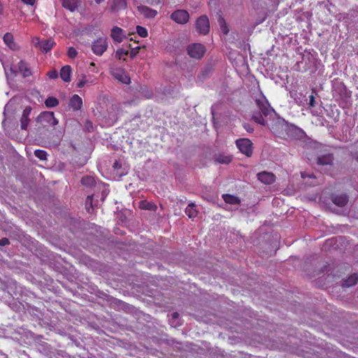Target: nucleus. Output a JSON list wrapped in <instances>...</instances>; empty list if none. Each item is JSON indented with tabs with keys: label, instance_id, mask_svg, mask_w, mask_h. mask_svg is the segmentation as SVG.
I'll list each match as a JSON object with an SVG mask.
<instances>
[{
	"label": "nucleus",
	"instance_id": "nucleus-6",
	"mask_svg": "<svg viewBox=\"0 0 358 358\" xmlns=\"http://www.w3.org/2000/svg\"><path fill=\"white\" fill-rule=\"evenodd\" d=\"M206 52L205 46L201 43H194L188 46L187 53L194 59H201Z\"/></svg>",
	"mask_w": 358,
	"mask_h": 358
},
{
	"label": "nucleus",
	"instance_id": "nucleus-7",
	"mask_svg": "<svg viewBox=\"0 0 358 358\" xmlns=\"http://www.w3.org/2000/svg\"><path fill=\"white\" fill-rule=\"evenodd\" d=\"M171 19L179 24H185L189 20V14L186 10L178 9L173 12Z\"/></svg>",
	"mask_w": 358,
	"mask_h": 358
},
{
	"label": "nucleus",
	"instance_id": "nucleus-39",
	"mask_svg": "<svg viewBox=\"0 0 358 358\" xmlns=\"http://www.w3.org/2000/svg\"><path fill=\"white\" fill-rule=\"evenodd\" d=\"M48 76L50 79H55L58 77V72L56 70L50 71L48 73Z\"/></svg>",
	"mask_w": 358,
	"mask_h": 358
},
{
	"label": "nucleus",
	"instance_id": "nucleus-11",
	"mask_svg": "<svg viewBox=\"0 0 358 358\" xmlns=\"http://www.w3.org/2000/svg\"><path fill=\"white\" fill-rule=\"evenodd\" d=\"M331 200L335 205L339 207H343L348 203L349 197L345 193L332 194L331 196Z\"/></svg>",
	"mask_w": 358,
	"mask_h": 358
},
{
	"label": "nucleus",
	"instance_id": "nucleus-30",
	"mask_svg": "<svg viewBox=\"0 0 358 358\" xmlns=\"http://www.w3.org/2000/svg\"><path fill=\"white\" fill-rule=\"evenodd\" d=\"M218 22L220 27V29L222 31V33L225 35H227L229 32V29L228 27V25L227 22H225L224 19L222 17H220L218 20Z\"/></svg>",
	"mask_w": 358,
	"mask_h": 358
},
{
	"label": "nucleus",
	"instance_id": "nucleus-56",
	"mask_svg": "<svg viewBox=\"0 0 358 358\" xmlns=\"http://www.w3.org/2000/svg\"><path fill=\"white\" fill-rule=\"evenodd\" d=\"M23 15L24 17H27V15H25V13H23Z\"/></svg>",
	"mask_w": 358,
	"mask_h": 358
},
{
	"label": "nucleus",
	"instance_id": "nucleus-10",
	"mask_svg": "<svg viewBox=\"0 0 358 358\" xmlns=\"http://www.w3.org/2000/svg\"><path fill=\"white\" fill-rule=\"evenodd\" d=\"M111 75L122 83L128 85L130 83V78L122 69H112L110 70Z\"/></svg>",
	"mask_w": 358,
	"mask_h": 358
},
{
	"label": "nucleus",
	"instance_id": "nucleus-41",
	"mask_svg": "<svg viewBox=\"0 0 358 358\" xmlns=\"http://www.w3.org/2000/svg\"><path fill=\"white\" fill-rule=\"evenodd\" d=\"M9 244V240L7 238L0 239V245L5 246Z\"/></svg>",
	"mask_w": 358,
	"mask_h": 358
},
{
	"label": "nucleus",
	"instance_id": "nucleus-33",
	"mask_svg": "<svg viewBox=\"0 0 358 358\" xmlns=\"http://www.w3.org/2000/svg\"><path fill=\"white\" fill-rule=\"evenodd\" d=\"M34 155L40 160H45L48 155L47 152L43 150H36Z\"/></svg>",
	"mask_w": 358,
	"mask_h": 358
},
{
	"label": "nucleus",
	"instance_id": "nucleus-51",
	"mask_svg": "<svg viewBox=\"0 0 358 358\" xmlns=\"http://www.w3.org/2000/svg\"><path fill=\"white\" fill-rule=\"evenodd\" d=\"M310 185H313V186H315V185H317V183L316 182H310Z\"/></svg>",
	"mask_w": 358,
	"mask_h": 358
},
{
	"label": "nucleus",
	"instance_id": "nucleus-12",
	"mask_svg": "<svg viewBox=\"0 0 358 358\" xmlns=\"http://www.w3.org/2000/svg\"><path fill=\"white\" fill-rule=\"evenodd\" d=\"M257 179L262 183L271 185L275 181V176L271 172L262 171L257 175Z\"/></svg>",
	"mask_w": 358,
	"mask_h": 358
},
{
	"label": "nucleus",
	"instance_id": "nucleus-38",
	"mask_svg": "<svg viewBox=\"0 0 358 358\" xmlns=\"http://www.w3.org/2000/svg\"><path fill=\"white\" fill-rule=\"evenodd\" d=\"M301 178H303V179H306V178H313L314 180L316 179L315 175H314L313 173H307V172H302L301 173Z\"/></svg>",
	"mask_w": 358,
	"mask_h": 358
},
{
	"label": "nucleus",
	"instance_id": "nucleus-42",
	"mask_svg": "<svg viewBox=\"0 0 358 358\" xmlns=\"http://www.w3.org/2000/svg\"><path fill=\"white\" fill-rule=\"evenodd\" d=\"M315 97L313 94H311L310 96H309V106L310 107H314L315 106Z\"/></svg>",
	"mask_w": 358,
	"mask_h": 358
},
{
	"label": "nucleus",
	"instance_id": "nucleus-23",
	"mask_svg": "<svg viewBox=\"0 0 358 358\" xmlns=\"http://www.w3.org/2000/svg\"><path fill=\"white\" fill-rule=\"evenodd\" d=\"M358 282V274L352 273L350 275L348 279H346L343 282V286L346 287H349L356 285Z\"/></svg>",
	"mask_w": 358,
	"mask_h": 358
},
{
	"label": "nucleus",
	"instance_id": "nucleus-25",
	"mask_svg": "<svg viewBox=\"0 0 358 358\" xmlns=\"http://www.w3.org/2000/svg\"><path fill=\"white\" fill-rule=\"evenodd\" d=\"M223 199L227 203L229 204H239L240 200L238 197L231 194H224Z\"/></svg>",
	"mask_w": 358,
	"mask_h": 358
},
{
	"label": "nucleus",
	"instance_id": "nucleus-32",
	"mask_svg": "<svg viewBox=\"0 0 358 358\" xmlns=\"http://www.w3.org/2000/svg\"><path fill=\"white\" fill-rule=\"evenodd\" d=\"M81 183L83 185L92 186L94 185L95 181L92 177L86 176L82 178Z\"/></svg>",
	"mask_w": 358,
	"mask_h": 358
},
{
	"label": "nucleus",
	"instance_id": "nucleus-40",
	"mask_svg": "<svg viewBox=\"0 0 358 358\" xmlns=\"http://www.w3.org/2000/svg\"><path fill=\"white\" fill-rule=\"evenodd\" d=\"M9 107H10V106H9V105H8V104H7V105L5 106V108H4L3 115H4V117H4V119H3V122H2V124H5V122L7 121V118H8V117H7V113H8V112L9 111Z\"/></svg>",
	"mask_w": 358,
	"mask_h": 358
},
{
	"label": "nucleus",
	"instance_id": "nucleus-28",
	"mask_svg": "<svg viewBox=\"0 0 358 358\" xmlns=\"http://www.w3.org/2000/svg\"><path fill=\"white\" fill-rule=\"evenodd\" d=\"M261 113H255L252 115V119L257 124L261 125H266V121L262 116Z\"/></svg>",
	"mask_w": 358,
	"mask_h": 358
},
{
	"label": "nucleus",
	"instance_id": "nucleus-29",
	"mask_svg": "<svg viewBox=\"0 0 358 358\" xmlns=\"http://www.w3.org/2000/svg\"><path fill=\"white\" fill-rule=\"evenodd\" d=\"M31 110V108L30 106H27L24 109V130L27 129V127L30 122V120L28 118V115Z\"/></svg>",
	"mask_w": 358,
	"mask_h": 358
},
{
	"label": "nucleus",
	"instance_id": "nucleus-5",
	"mask_svg": "<svg viewBox=\"0 0 358 358\" xmlns=\"http://www.w3.org/2000/svg\"><path fill=\"white\" fill-rule=\"evenodd\" d=\"M236 145L240 152L247 157H251L253 153V143L248 138H239L236 141Z\"/></svg>",
	"mask_w": 358,
	"mask_h": 358
},
{
	"label": "nucleus",
	"instance_id": "nucleus-49",
	"mask_svg": "<svg viewBox=\"0 0 358 358\" xmlns=\"http://www.w3.org/2000/svg\"><path fill=\"white\" fill-rule=\"evenodd\" d=\"M103 0H94V1L97 3V4H99L101 3Z\"/></svg>",
	"mask_w": 358,
	"mask_h": 358
},
{
	"label": "nucleus",
	"instance_id": "nucleus-31",
	"mask_svg": "<svg viewBox=\"0 0 358 358\" xmlns=\"http://www.w3.org/2000/svg\"><path fill=\"white\" fill-rule=\"evenodd\" d=\"M128 55H129V50H124V48H119L115 52V57L118 59H123L124 60H125L124 57L127 56Z\"/></svg>",
	"mask_w": 358,
	"mask_h": 358
},
{
	"label": "nucleus",
	"instance_id": "nucleus-20",
	"mask_svg": "<svg viewBox=\"0 0 358 358\" xmlns=\"http://www.w3.org/2000/svg\"><path fill=\"white\" fill-rule=\"evenodd\" d=\"M62 2V5L66 9H68L71 11H73L76 10L80 1V0H60Z\"/></svg>",
	"mask_w": 358,
	"mask_h": 358
},
{
	"label": "nucleus",
	"instance_id": "nucleus-27",
	"mask_svg": "<svg viewBox=\"0 0 358 358\" xmlns=\"http://www.w3.org/2000/svg\"><path fill=\"white\" fill-rule=\"evenodd\" d=\"M37 71L31 70L28 64L24 63V78L32 76L36 79Z\"/></svg>",
	"mask_w": 358,
	"mask_h": 358
},
{
	"label": "nucleus",
	"instance_id": "nucleus-37",
	"mask_svg": "<svg viewBox=\"0 0 358 358\" xmlns=\"http://www.w3.org/2000/svg\"><path fill=\"white\" fill-rule=\"evenodd\" d=\"M67 55L69 58L74 59L77 57L78 52H77L76 49L74 48L73 47H70L68 49Z\"/></svg>",
	"mask_w": 358,
	"mask_h": 358
},
{
	"label": "nucleus",
	"instance_id": "nucleus-48",
	"mask_svg": "<svg viewBox=\"0 0 358 358\" xmlns=\"http://www.w3.org/2000/svg\"><path fill=\"white\" fill-rule=\"evenodd\" d=\"M94 66H95V64L94 62H91L90 64L89 69L91 70V67H94Z\"/></svg>",
	"mask_w": 358,
	"mask_h": 358
},
{
	"label": "nucleus",
	"instance_id": "nucleus-44",
	"mask_svg": "<svg viewBox=\"0 0 358 358\" xmlns=\"http://www.w3.org/2000/svg\"><path fill=\"white\" fill-rule=\"evenodd\" d=\"M244 128L250 133H252L254 131L253 128L250 124H245Z\"/></svg>",
	"mask_w": 358,
	"mask_h": 358
},
{
	"label": "nucleus",
	"instance_id": "nucleus-36",
	"mask_svg": "<svg viewBox=\"0 0 358 358\" xmlns=\"http://www.w3.org/2000/svg\"><path fill=\"white\" fill-rule=\"evenodd\" d=\"M129 48H131V50L129 51V55L131 58H134L138 53L140 50V46H136L135 48H131V45L129 44Z\"/></svg>",
	"mask_w": 358,
	"mask_h": 358
},
{
	"label": "nucleus",
	"instance_id": "nucleus-14",
	"mask_svg": "<svg viewBox=\"0 0 358 358\" xmlns=\"http://www.w3.org/2000/svg\"><path fill=\"white\" fill-rule=\"evenodd\" d=\"M83 106V100L78 95L74 94L73 95L69 101V107L73 110L76 111L80 110Z\"/></svg>",
	"mask_w": 358,
	"mask_h": 358
},
{
	"label": "nucleus",
	"instance_id": "nucleus-46",
	"mask_svg": "<svg viewBox=\"0 0 358 358\" xmlns=\"http://www.w3.org/2000/svg\"><path fill=\"white\" fill-rule=\"evenodd\" d=\"M89 201H90V203H92V196H88L87 197L86 203H87Z\"/></svg>",
	"mask_w": 358,
	"mask_h": 358
},
{
	"label": "nucleus",
	"instance_id": "nucleus-3",
	"mask_svg": "<svg viewBox=\"0 0 358 358\" xmlns=\"http://www.w3.org/2000/svg\"><path fill=\"white\" fill-rule=\"evenodd\" d=\"M35 48H38L43 53H47L50 52L56 45L54 39L50 38H42L38 37H34L31 41Z\"/></svg>",
	"mask_w": 358,
	"mask_h": 358
},
{
	"label": "nucleus",
	"instance_id": "nucleus-52",
	"mask_svg": "<svg viewBox=\"0 0 358 358\" xmlns=\"http://www.w3.org/2000/svg\"><path fill=\"white\" fill-rule=\"evenodd\" d=\"M20 121L21 123V127L22 128V117L20 118Z\"/></svg>",
	"mask_w": 358,
	"mask_h": 358
},
{
	"label": "nucleus",
	"instance_id": "nucleus-16",
	"mask_svg": "<svg viewBox=\"0 0 358 358\" xmlns=\"http://www.w3.org/2000/svg\"><path fill=\"white\" fill-rule=\"evenodd\" d=\"M72 72V69L71 66L66 65L64 66L59 72L61 79L65 83H69L71 81V75Z\"/></svg>",
	"mask_w": 358,
	"mask_h": 358
},
{
	"label": "nucleus",
	"instance_id": "nucleus-2",
	"mask_svg": "<svg viewBox=\"0 0 358 358\" xmlns=\"http://www.w3.org/2000/svg\"><path fill=\"white\" fill-rule=\"evenodd\" d=\"M271 131L277 137L285 138L289 132H294L298 134L302 130L294 125L288 124L284 120H277L273 122L270 127Z\"/></svg>",
	"mask_w": 358,
	"mask_h": 358
},
{
	"label": "nucleus",
	"instance_id": "nucleus-21",
	"mask_svg": "<svg viewBox=\"0 0 358 358\" xmlns=\"http://www.w3.org/2000/svg\"><path fill=\"white\" fill-rule=\"evenodd\" d=\"M139 208L142 210H148L155 211L157 209V206L153 202L148 201L147 200H142L138 203Z\"/></svg>",
	"mask_w": 358,
	"mask_h": 358
},
{
	"label": "nucleus",
	"instance_id": "nucleus-45",
	"mask_svg": "<svg viewBox=\"0 0 358 358\" xmlns=\"http://www.w3.org/2000/svg\"><path fill=\"white\" fill-rule=\"evenodd\" d=\"M353 159H354L357 162H358V152H355V153L353 155Z\"/></svg>",
	"mask_w": 358,
	"mask_h": 358
},
{
	"label": "nucleus",
	"instance_id": "nucleus-55",
	"mask_svg": "<svg viewBox=\"0 0 358 358\" xmlns=\"http://www.w3.org/2000/svg\"><path fill=\"white\" fill-rule=\"evenodd\" d=\"M23 15L24 17H27V15H25V13H23Z\"/></svg>",
	"mask_w": 358,
	"mask_h": 358
},
{
	"label": "nucleus",
	"instance_id": "nucleus-18",
	"mask_svg": "<svg viewBox=\"0 0 358 358\" xmlns=\"http://www.w3.org/2000/svg\"><path fill=\"white\" fill-rule=\"evenodd\" d=\"M4 43L12 50H15L18 46L14 41L13 36L10 33H6L3 38Z\"/></svg>",
	"mask_w": 358,
	"mask_h": 358
},
{
	"label": "nucleus",
	"instance_id": "nucleus-1",
	"mask_svg": "<svg viewBox=\"0 0 358 358\" xmlns=\"http://www.w3.org/2000/svg\"><path fill=\"white\" fill-rule=\"evenodd\" d=\"M53 112H42L36 120V128L44 143L49 147L58 145L62 140L61 133L57 134L55 129L50 131L49 129L58 124Z\"/></svg>",
	"mask_w": 358,
	"mask_h": 358
},
{
	"label": "nucleus",
	"instance_id": "nucleus-15",
	"mask_svg": "<svg viewBox=\"0 0 358 358\" xmlns=\"http://www.w3.org/2000/svg\"><path fill=\"white\" fill-rule=\"evenodd\" d=\"M126 8V0H113L110 9L112 13H116Z\"/></svg>",
	"mask_w": 358,
	"mask_h": 358
},
{
	"label": "nucleus",
	"instance_id": "nucleus-26",
	"mask_svg": "<svg viewBox=\"0 0 358 358\" xmlns=\"http://www.w3.org/2000/svg\"><path fill=\"white\" fill-rule=\"evenodd\" d=\"M59 100L54 96H48L45 101V105L47 108H54L59 105Z\"/></svg>",
	"mask_w": 358,
	"mask_h": 358
},
{
	"label": "nucleus",
	"instance_id": "nucleus-50",
	"mask_svg": "<svg viewBox=\"0 0 358 358\" xmlns=\"http://www.w3.org/2000/svg\"><path fill=\"white\" fill-rule=\"evenodd\" d=\"M31 15H34V9L32 7L31 8Z\"/></svg>",
	"mask_w": 358,
	"mask_h": 358
},
{
	"label": "nucleus",
	"instance_id": "nucleus-47",
	"mask_svg": "<svg viewBox=\"0 0 358 358\" xmlns=\"http://www.w3.org/2000/svg\"><path fill=\"white\" fill-rule=\"evenodd\" d=\"M178 316H179V314H178V313H176H176H173L172 314V317H173V318H174V319L178 318Z\"/></svg>",
	"mask_w": 358,
	"mask_h": 358
},
{
	"label": "nucleus",
	"instance_id": "nucleus-4",
	"mask_svg": "<svg viewBox=\"0 0 358 358\" xmlns=\"http://www.w3.org/2000/svg\"><path fill=\"white\" fill-rule=\"evenodd\" d=\"M108 46L106 37H99L92 43V51L96 56H101L107 50Z\"/></svg>",
	"mask_w": 358,
	"mask_h": 358
},
{
	"label": "nucleus",
	"instance_id": "nucleus-54",
	"mask_svg": "<svg viewBox=\"0 0 358 358\" xmlns=\"http://www.w3.org/2000/svg\"><path fill=\"white\" fill-rule=\"evenodd\" d=\"M88 123L90 124V125H88V127H92V123H91V122H87V124H88Z\"/></svg>",
	"mask_w": 358,
	"mask_h": 358
},
{
	"label": "nucleus",
	"instance_id": "nucleus-17",
	"mask_svg": "<svg viewBox=\"0 0 358 358\" xmlns=\"http://www.w3.org/2000/svg\"><path fill=\"white\" fill-rule=\"evenodd\" d=\"M138 10L145 17L154 18L157 15V11L145 6H138Z\"/></svg>",
	"mask_w": 358,
	"mask_h": 358
},
{
	"label": "nucleus",
	"instance_id": "nucleus-24",
	"mask_svg": "<svg viewBox=\"0 0 358 358\" xmlns=\"http://www.w3.org/2000/svg\"><path fill=\"white\" fill-rule=\"evenodd\" d=\"M186 215L190 217L194 218L197 216V210H196V206L193 203H189L185 209Z\"/></svg>",
	"mask_w": 358,
	"mask_h": 358
},
{
	"label": "nucleus",
	"instance_id": "nucleus-35",
	"mask_svg": "<svg viewBox=\"0 0 358 358\" xmlns=\"http://www.w3.org/2000/svg\"><path fill=\"white\" fill-rule=\"evenodd\" d=\"M86 76L85 74H81L76 84V87L78 88H82L86 85Z\"/></svg>",
	"mask_w": 358,
	"mask_h": 358
},
{
	"label": "nucleus",
	"instance_id": "nucleus-19",
	"mask_svg": "<svg viewBox=\"0 0 358 358\" xmlns=\"http://www.w3.org/2000/svg\"><path fill=\"white\" fill-rule=\"evenodd\" d=\"M334 161V155L331 153H327L318 157L317 164L320 165H331Z\"/></svg>",
	"mask_w": 358,
	"mask_h": 358
},
{
	"label": "nucleus",
	"instance_id": "nucleus-13",
	"mask_svg": "<svg viewBox=\"0 0 358 358\" xmlns=\"http://www.w3.org/2000/svg\"><path fill=\"white\" fill-rule=\"evenodd\" d=\"M110 37L117 43L122 42L124 38L123 29L116 26L114 27L111 29Z\"/></svg>",
	"mask_w": 358,
	"mask_h": 358
},
{
	"label": "nucleus",
	"instance_id": "nucleus-53",
	"mask_svg": "<svg viewBox=\"0 0 358 358\" xmlns=\"http://www.w3.org/2000/svg\"><path fill=\"white\" fill-rule=\"evenodd\" d=\"M88 123L90 124V125H88V127H92V123H91V122H87V124H88Z\"/></svg>",
	"mask_w": 358,
	"mask_h": 358
},
{
	"label": "nucleus",
	"instance_id": "nucleus-22",
	"mask_svg": "<svg viewBox=\"0 0 358 358\" xmlns=\"http://www.w3.org/2000/svg\"><path fill=\"white\" fill-rule=\"evenodd\" d=\"M215 161L218 164H229L232 161V157L229 155L219 154L215 156Z\"/></svg>",
	"mask_w": 358,
	"mask_h": 358
},
{
	"label": "nucleus",
	"instance_id": "nucleus-9",
	"mask_svg": "<svg viewBox=\"0 0 358 358\" xmlns=\"http://www.w3.org/2000/svg\"><path fill=\"white\" fill-rule=\"evenodd\" d=\"M196 31L203 35H206L210 30L209 20L206 15L200 16L196 21Z\"/></svg>",
	"mask_w": 358,
	"mask_h": 358
},
{
	"label": "nucleus",
	"instance_id": "nucleus-34",
	"mask_svg": "<svg viewBox=\"0 0 358 358\" xmlns=\"http://www.w3.org/2000/svg\"><path fill=\"white\" fill-rule=\"evenodd\" d=\"M136 31H137L138 34L142 38H145V37L148 36V31H147L146 28H145L143 27L138 25L136 27Z\"/></svg>",
	"mask_w": 358,
	"mask_h": 358
},
{
	"label": "nucleus",
	"instance_id": "nucleus-8",
	"mask_svg": "<svg viewBox=\"0 0 358 358\" xmlns=\"http://www.w3.org/2000/svg\"><path fill=\"white\" fill-rule=\"evenodd\" d=\"M255 103L261 113L264 116H268L274 111L273 109L271 107L268 100L263 94L261 98L255 99Z\"/></svg>",
	"mask_w": 358,
	"mask_h": 358
},
{
	"label": "nucleus",
	"instance_id": "nucleus-43",
	"mask_svg": "<svg viewBox=\"0 0 358 358\" xmlns=\"http://www.w3.org/2000/svg\"><path fill=\"white\" fill-rule=\"evenodd\" d=\"M36 0H24V4L29 5L31 6H34Z\"/></svg>",
	"mask_w": 358,
	"mask_h": 358
}]
</instances>
